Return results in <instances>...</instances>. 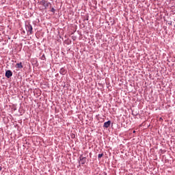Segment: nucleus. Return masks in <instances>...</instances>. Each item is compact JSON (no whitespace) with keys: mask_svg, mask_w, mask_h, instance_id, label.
<instances>
[{"mask_svg":"<svg viewBox=\"0 0 175 175\" xmlns=\"http://www.w3.org/2000/svg\"><path fill=\"white\" fill-rule=\"evenodd\" d=\"M103 157V154H98V159H100Z\"/></svg>","mask_w":175,"mask_h":175,"instance_id":"obj_8","label":"nucleus"},{"mask_svg":"<svg viewBox=\"0 0 175 175\" xmlns=\"http://www.w3.org/2000/svg\"><path fill=\"white\" fill-rule=\"evenodd\" d=\"M16 68H18L19 69H23V64L21 62L16 64Z\"/></svg>","mask_w":175,"mask_h":175,"instance_id":"obj_6","label":"nucleus"},{"mask_svg":"<svg viewBox=\"0 0 175 175\" xmlns=\"http://www.w3.org/2000/svg\"><path fill=\"white\" fill-rule=\"evenodd\" d=\"M136 133V131H133V133Z\"/></svg>","mask_w":175,"mask_h":175,"instance_id":"obj_10","label":"nucleus"},{"mask_svg":"<svg viewBox=\"0 0 175 175\" xmlns=\"http://www.w3.org/2000/svg\"><path fill=\"white\" fill-rule=\"evenodd\" d=\"M60 73H61L62 75H65V73H66L65 69L62 68V69L60 70Z\"/></svg>","mask_w":175,"mask_h":175,"instance_id":"obj_7","label":"nucleus"},{"mask_svg":"<svg viewBox=\"0 0 175 175\" xmlns=\"http://www.w3.org/2000/svg\"><path fill=\"white\" fill-rule=\"evenodd\" d=\"M52 12H54V8H52Z\"/></svg>","mask_w":175,"mask_h":175,"instance_id":"obj_9","label":"nucleus"},{"mask_svg":"<svg viewBox=\"0 0 175 175\" xmlns=\"http://www.w3.org/2000/svg\"><path fill=\"white\" fill-rule=\"evenodd\" d=\"M104 126L105 128H109L110 126V120L104 123Z\"/></svg>","mask_w":175,"mask_h":175,"instance_id":"obj_5","label":"nucleus"},{"mask_svg":"<svg viewBox=\"0 0 175 175\" xmlns=\"http://www.w3.org/2000/svg\"><path fill=\"white\" fill-rule=\"evenodd\" d=\"M40 5L44 6V8H45V9H46V8H49L50 6V5H51V3H50V2L46 1L45 0H42L40 2Z\"/></svg>","mask_w":175,"mask_h":175,"instance_id":"obj_1","label":"nucleus"},{"mask_svg":"<svg viewBox=\"0 0 175 175\" xmlns=\"http://www.w3.org/2000/svg\"><path fill=\"white\" fill-rule=\"evenodd\" d=\"M5 76L8 77V79H10V77L13 76V72L11 70H7L5 72Z\"/></svg>","mask_w":175,"mask_h":175,"instance_id":"obj_4","label":"nucleus"},{"mask_svg":"<svg viewBox=\"0 0 175 175\" xmlns=\"http://www.w3.org/2000/svg\"><path fill=\"white\" fill-rule=\"evenodd\" d=\"M87 161V159L85 157H83V155H81L79 157V162L81 163V165H84Z\"/></svg>","mask_w":175,"mask_h":175,"instance_id":"obj_3","label":"nucleus"},{"mask_svg":"<svg viewBox=\"0 0 175 175\" xmlns=\"http://www.w3.org/2000/svg\"><path fill=\"white\" fill-rule=\"evenodd\" d=\"M26 30L27 32L29 33L30 35H32L33 33V28H32V25H31L30 24H28L26 25Z\"/></svg>","mask_w":175,"mask_h":175,"instance_id":"obj_2","label":"nucleus"}]
</instances>
